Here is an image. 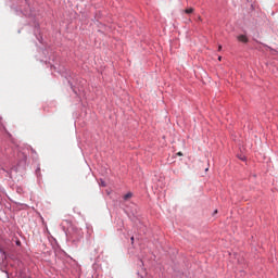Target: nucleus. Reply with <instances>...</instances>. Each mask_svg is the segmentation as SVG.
<instances>
[{"mask_svg":"<svg viewBox=\"0 0 278 278\" xmlns=\"http://www.w3.org/2000/svg\"><path fill=\"white\" fill-rule=\"evenodd\" d=\"M239 42H249V38L245 35H239L238 37Z\"/></svg>","mask_w":278,"mask_h":278,"instance_id":"f257e3e1","label":"nucleus"},{"mask_svg":"<svg viewBox=\"0 0 278 278\" xmlns=\"http://www.w3.org/2000/svg\"><path fill=\"white\" fill-rule=\"evenodd\" d=\"M131 197H134V193L128 192L124 195V201H129V199H131Z\"/></svg>","mask_w":278,"mask_h":278,"instance_id":"f03ea898","label":"nucleus"},{"mask_svg":"<svg viewBox=\"0 0 278 278\" xmlns=\"http://www.w3.org/2000/svg\"><path fill=\"white\" fill-rule=\"evenodd\" d=\"M194 12V8H189L185 10V14H192Z\"/></svg>","mask_w":278,"mask_h":278,"instance_id":"7ed1b4c3","label":"nucleus"},{"mask_svg":"<svg viewBox=\"0 0 278 278\" xmlns=\"http://www.w3.org/2000/svg\"><path fill=\"white\" fill-rule=\"evenodd\" d=\"M218 51H223V46H218Z\"/></svg>","mask_w":278,"mask_h":278,"instance_id":"20e7f679","label":"nucleus"},{"mask_svg":"<svg viewBox=\"0 0 278 278\" xmlns=\"http://www.w3.org/2000/svg\"><path fill=\"white\" fill-rule=\"evenodd\" d=\"M177 155L181 156V155H184V153H181V152H178V153H177Z\"/></svg>","mask_w":278,"mask_h":278,"instance_id":"39448f33","label":"nucleus"},{"mask_svg":"<svg viewBox=\"0 0 278 278\" xmlns=\"http://www.w3.org/2000/svg\"><path fill=\"white\" fill-rule=\"evenodd\" d=\"M130 240H131V244H134V237H131Z\"/></svg>","mask_w":278,"mask_h":278,"instance_id":"423d86ee","label":"nucleus"},{"mask_svg":"<svg viewBox=\"0 0 278 278\" xmlns=\"http://www.w3.org/2000/svg\"><path fill=\"white\" fill-rule=\"evenodd\" d=\"M218 60H219V62H220V61L223 60V56H219Z\"/></svg>","mask_w":278,"mask_h":278,"instance_id":"0eeeda50","label":"nucleus"},{"mask_svg":"<svg viewBox=\"0 0 278 278\" xmlns=\"http://www.w3.org/2000/svg\"><path fill=\"white\" fill-rule=\"evenodd\" d=\"M215 214H218V211H215Z\"/></svg>","mask_w":278,"mask_h":278,"instance_id":"6e6552de","label":"nucleus"},{"mask_svg":"<svg viewBox=\"0 0 278 278\" xmlns=\"http://www.w3.org/2000/svg\"><path fill=\"white\" fill-rule=\"evenodd\" d=\"M241 160H244V157H241Z\"/></svg>","mask_w":278,"mask_h":278,"instance_id":"1a4fd4ad","label":"nucleus"}]
</instances>
